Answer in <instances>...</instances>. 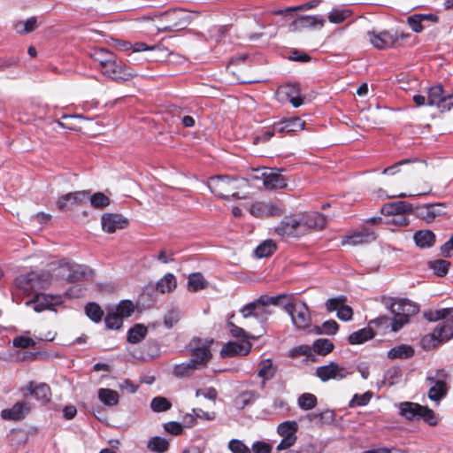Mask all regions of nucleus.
<instances>
[{"mask_svg":"<svg viewBox=\"0 0 453 453\" xmlns=\"http://www.w3.org/2000/svg\"><path fill=\"white\" fill-rule=\"evenodd\" d=\"M141 19L157 21L155 27L158 32H175L188 26L192 17L183 9H172L155 15L142 16Z\"/></svg>","mask_w":453,"mask_h":453,"instance_id":"obj_1","label":"nucleus"},{"mask_svg":"<svg viewBox=\"0 0 453 453\" xmlns=\"http://www.w3.org/2000/svg\"><path fill=\"white\" fill-rule=\"evenodd\" d=\"M52 275L48 272H30L20 274L15 278V292L17 294H32L42 288H48L52 280Z\"/></svg>","mask_w":453,"mask_h":453,"instance_id":"obj_2","label":"nucleus"},{"mask_svg":"<svg viewBox=\"0 0 453 453\" xmlns=\"http://www.w3.org/2000/svg\"><path fill=\"white\" fill-rule=\"evenodd\" d=\"M237 180L227 175H215L208 179L207 186L215 196L227 199L229 196L239 198L236 192L238 186Z\"/></svg>","mask_w":453,"mask_h":453,"instance_id":"obj_3","label":"nucleus"},{"mask_svg":"<svg viewBox=\"0 0 453 453\" xmlns=\"http://www.w3.org/2000/svg\"><path fill=\"white\" fill-rule=\"evenodd\" d=\"M212 342V340L195 337L188 345V350L192 356L190 360L194 361L200 369L205 367L212 357L211 352V344Z\"/></svg>","mask_w":453,"mask_h":453,"instance_id":"obj_4","label":"nucleus"},{"mask_svg":"<svg viewBox=\"0 0 453 453\" xmlns=\"http://www.w3.org/2000/svg\"><path fill=\"white\" fill-rule=\"evenodd\" d=\"M284 310L291 317V320L296 328L304 329L310 325V311L307 304L304 302H288L284 305Z\"/></svg>","mask_w":453,"mask_h":453,"instance_id":"obj_5","label":"nucleus"},{"mask_svg":"<svg viewBox=\"0 0 453 453\" xmlns=\"http://www.w3.org/2000/svg\"><path fill=\"white\" fill-rule=\"evenodd\" d=\"M427 105L436 106L441 111L453 108V95L445 94L441 85L429 88L427 91Z\"/></svg>","mask_w":453,"mask_h":453,"instance_id":"obj_6","label":"nucleus"},{"mask_svg":"<svg viewBox=\"0 0 453 453\" xmlns=\"http://www.w3.org/2000/svg\"><path fill=\"white\" fill-rule=\"evenodd\" d=\"M101 72L104 75L119 83L130 81L136 75L130 67L118 63L116 59H112L106 64L101 69Z\"/></svg>","mask_w":453,"mask_h":453,"instance_id":"obj_7","label":"nucleus"},{"mask_svg":"<svg viewBox=\"0 0 453 453\" xmlns=\"http://www.w3.org/2000/svg\"><path fill=\"white\" fill-rule=\"evenodd\" d=\"M88 190L69 192L58 197L56 206L61 211H71L83 205L88 201Z\"/></svg>","mask_w":453,"mask_h":453,"instance_id":"obj_8","label":"nucleus"},{"mask_svg":"<svg viewBox=\"0 0 453 453\" xmlns=\"http://www.w3.org/2000/svg\"><path fill=\"white\" fill-rule=\"evenodd\" d=\"M298 424L296 421H284L277 427L278 434L282 437L281 441L277 445V450H284L293 446L296 441V432Z\"/></svg>","mask_w":453,"mask_h":453,"instance_id":"obj_9","label":"nucleus"},{"mask_svg":"<svg viewBox=\"0 0 453 453\" xmlns=\"http://www.w3.org/2000/svg\"><path fill=\"white\" fill-rule=\"evenodd\" d=\"M315 374L323 382H326L329 380H341L344 379L349 372L345 367L341 366L335 362H331L328 365L317 367Z\"/></svg>","mask_w":453,"mask_h":453,"instance_id":"obj_10","label":"nucleus"},{"mask_svg":"<svg viewBox=\"0 0 453 453\" xmlns=\"http://www.w3.org/2000/svg\"><path fill=\"white\" fill-rule=\"evenodd\" d=\"M62 303V297L59 296H50L43 293H36L33 299L26 302L27 306H31L35 311L42 312L51 309L54 305Z\"/></svg>","mask_w":453,"mask_h":453,"instance_id":"obj_11","label":"nucleus"},{"mask_svg":"<svg viewBox=\"0 0 453 453\" xmlns=\"http://www.w3.org/2000/svg\"><path fill=\"white\" fill-rule=\"evenodd\" d=\"M275 233L282 237H297L303 234V225L296 218H284L275 227Z\"/></svg>","mask_w":453,"mask_h":453,"instance_id":"obj_12","label":"nucleus"},{"mask_svg":"<svg viewBox=\"0 0 453 453\" xmlns=\"http://www.w3.org/2000/svg\"><path fill=\"white\" fill-rule=\"evenodd\" d=\"M367 35L371 43L379 50L393 47L398 40L397 32L394 34L390 31H382L379 34L368 32Z\"/></svg>","mask_w":453,"mask_h":453,"instance_id":"obj_13","label":"nucleus"},{"mask_svg":"<svg viewBox=\"0 0 453 453\" xmlns=\"http://www.w3.org/2000/svg\"><path fill=\"white\" fill-rule=\"evenodd\" d=\"M251 347L252 345L249 341H243L242 342H228L222 347L220 356L222 357L247 356L250 352Z\"/></svg>","mask_w":453,"mask_h":453,"instance_id":"obj_14","label":"nucleus"},{"mask_svg":"<svg viewBox=\"0 0 453 453\" xmlns=\"http://www.w3.org/2000/svg\"><path fill=\"white\" fill-rule=\"evenodd\" d=\"M31 411V405L28 402L21 401L16 403L12 408L4 409L1 412V417L6 420L23 419Z\"/></svg>","mask_w":453,"mask_h":453,"instance_id":"obj_15","label":"nucleus"},{"mask_svg":"<svg viewBox=\"0 0 453 453\" xmlns=\"http://www.w3.org/2000/svg\"><path fill=\"white\" fill-rule=\"evenodd\" d=\"M376 234L369 229L363 228L360 231L355 232L350 235H346L342 240V245H359L373 242L376 239Z\"/></svg>","mask_w":453,"mask_h":453,"instance_id":"obj_16","label":"nucleus"},{"mask_svg":"<svg viewBox=\"0 0 453 453\" xmlns=\"http://www.w3.org/2000/svg\"><path fill=\"white\" fill-rule=\"evenodd\" d=\"M103 230L111 234L127 226V220L119 214L105 213L101 219Z\"/></svg>","mask_w":453,"mask_h":453,"instance_id":"obj_17","label":"nucleus"},{"mask_svg":"<svg viewBox=\"0 0 453 453\" xmlns=\"http://www.w3.org/2000/svg\"><path fill=\"white\" fill-rule=\"evenodd\" d=\"M325 24V19L320 16H300L295 19L289 25L291 32H296L304 28L314 27L319 25L322 27Z\"/></svg>","mask_w":453,"mask_h":453,"instance_id":"obj_18","label":"nucleus"},{"mask_svg":"<svg viewBox=\"0 0 453 453\" xmlns=\"http://www.w3.org/2000/svg\"><path fill=\"white\" fill-rule=\"evenodd\" d=\"M438 17L434 14H413L407 18V23L415 33L422 32L426 24L436 23Z\"/></svg>","mask_w":453,"mask_h":453,"instance_id":"obj_19","label":"nucleus"},{"mask_svg":"<svg viewBox=\"0 0 453 453\" xmlns=\"http://www.w3.org/2000/svg\"><path fill=\"white\" fill-rule=\"evenodd\" d=\"M303 225V234L309 230H321L326 226L325 217L319 212H311L299 219Z\"/></svg>","mask_w":453,"mask_h":453,"instance_id":"obj_20","label":"nucleus"},{"mask_svg":"<svg viewBox=\"0 0 453 453\" xmlns=\"http://www.w3.org/2000/svg\"><path fill=\"white\" fill-rule=\"evenodd\" d=\"M250 212L258 218L280 215V209L273 203L255 202L250 208Z\"/></svg>","mask_w":453,"mask_h":453,"instance_id":"obj_21","label":"nucleus"},{"mask_svg":"<svg viewBox=\"0 0 453 453\" xmlns=\"http://www.w3.org/2000/svg\"><path fill=\"white\" fill-rule=\"evenodd\" d=\"M439 206H443L442 203H429L423 204L420 206H417L413 208L412 211L416 217L426 221V223H430L434 220L436 216L441 214V212L437 209Z\"/></svg>","mask_w":453,"mask_h":453,"instance_id":"obj_22","label":"nucleus"},{"mask_svg":"<svg viewBox=\"0 0 453 453\" xmlns=\"http://www.w3.org/2000/svg\"><path fill=\"white\" fill-rule=\"evenodd\" d=\"M433 386L428 390V397L431 401L439 403L442 398H444L448 393V387L446 381L442 380H435V378L432 376H428L426 378Z\"/></svg>","mask_w":453,"mask_h":453,"instance_id":"obj_23","label":"nucleus"},{"mask_svg":"<svg viewBox=\"0 0 453 453\" xmlns=\"http://www.w3.org/2000/svg\"><path fill=\"white\" fill-rule=\"evenodd\" d=\"M262 177L264 186L267 189L284 188L288 185L286 179L280 173H264Z\"/></svg>","mask_w":453,"mask_h":453,"instance_id":"obj_24","label":"nucleus"},{"mask_svg":"<svg viewBox=\"0 0 453 453\" xmlns=\"http://www.w3.org/2000/svg\"><path fill=\"white\" fill-rule=\"evenodd\" d=\"M413 207L411 203L404 201H397L385 204L381 208V213L384 215H401L412 211Z\"/></svg>","mask_w":453,"mask_h":453,"instance_id":"obj_25","label":"nucleus"},{"mask_svg":"<svg viewBox=\"0 0 453 453\" xmlns=\"http://www.w3.org/2000/svg\"><path fill=\"white\" fill-rule=\"evenodd\" d=\"M94 275V270L88 265L72 263L69 281L86 280L93 277Z\"/></svg>","mask_w":453,"mask_h":453,"instance_id":"obj_26","label":"nucleus"},{"mask_svg":"<svg viewBox=\"0 0 453 453\" xmlns=\"http://www.w3.org/2000/svg\"><path fill=\"white\" fill-rule=\"evenodd\" d=\"M413 239L418 247L426 249L435 242V234L431 230H418L414 233Z\"/></svg>","mask_w":453,"mask_h":453,"instance_id":"obj_27","label":"nucleus"},{"mask_svg":"<svg viewBox=\"0 0 453 453\" xmlns=\"http://www.w3.org/2000/svg\"><path fill=\"white\" fill-rule=\"evenodd\" d=\"M27 389L29 390L32 395H34L37 400H40L42 403H47L50 399V388L45 383L35 385L33 382H30L27 385Z\"/></svg>","mask_w":453,"mask_h":453,"instance_id":"obj_28","label":"nucleus"},{"mask_svg":"<svg viewBox=\"0 0 453 453\" xmlns=\"http://www.w3.org/2000/svg\"><path fill=\"white\" fill-rule=\"evenodd\" d=\"M375 333L372 327L367 326L349 334L348 342L349 344H361L368 340L372 339Z\"/></svg>","mask_w":453,"mask_h":453,"instance_id":"obj_29","label":"nucleus"},{"mask_svg":"<svg viewBox=\"0 0 453 453\" xmlns=\"http://www.w3.org/2000/svg\"><path fill=\"white\" fill-rule=\"evenodd\" d=\"M418 403L404 402L400 403V414L409 420L418 419V414L421 410Z\"/></svg>","mask_w":453,"mask_h":453,"instance_id":"obj_30","label":"nucleus"},{"mask_svg":"<svg viewBox=\"0 0 453 453\" xmlns=\"http://www.w3.org/2000/svg\"><path fill=\"white\" fill-rule=\"evenodd\" d=\"M282 89L286 96L288 98L289 102L295 108H297L303 104V97L300 95V89L298 85L288 84L284 86Z\"/></svg>","mask_w":453,"mask_h":453,"instance_id":"obj_31","label":"nucleus"},{"mask_svg":"<svg viewBox=\"0 0 453 453\" xmlns=\"http://www.w3.org/2000/svg\"><path fill=\"white\" fill-rule=\"evenodd\" d=\"M199 369L194 361L189 359L187 362L174 365L173 374L177 378H184L190 376L196 370Z\"/></svg>","mask_w":453,"mask_h":453,"instance_id":"obj_32","label":"nucleus"},{"mask_svg":"<svg viewBox=\"0 0 453 453\" xmlns=\"http://www.w3.org/2000/svg\"><path fill=\"white\" fill-rule=\"evenodd\" d=\"M414 355V349L411 346L401 344L392 348L388 352V357L390 359H403L411 357Z\"/></svg>","mask_w":453,"mask_h":453,"instance_id":"obj_33","label":"nucleus"},{"mask_svg":"<svg viewBox=\"0 0 453 453\" xmlns=\"http://www.w3.org/2000/svg\"><path fill=\"white\" fill-rule=\"evenodd\" d=\"M177 287V280L173 273H166L157 282V290L160 293L165 294L172 292Z\"/></svg>","mask_w":453,"mask_h":453,"instance_id":"obj_34","label":"nucleus"},{"mask_svg":"<svg viewBox=\"0 0 453 453\" xmlns=\"http://www.w3.org/2000/svg\"><path fill=\"white\" fill-rule=\"evenodd\" d=\"M98 398L106 406H115L119 403V395L117 391L110 388H100Z\"/></svg>","mask_w":453,"mask_h":453,"instance_id":"obj_35","label":"nucleus"},{"mask_svg":"<svg viewBox=\"0 0 453 453\" xmlns=\"http://www.w3.org/2000/svg\"><path fill=\"white\" fill-rule=\"evenodd\" d=\"M148 328L142 324H135L132 328L128 330L127 341L130 343H139L147 335Z\"/></svg>","mask_w":453,"mask_h":453,"instance_id":"obj_36","label":"nucleus"},{"mask_svg":"<svg viewBox=\"0 0 453 453\" xmlns=\"http://www.w3.org/2000/svg\"><path fill=\"white\" fill-rule=\"evenodd\" d=\"M277 368L273 365L271 359H264L259 363V369L257 375L264 379V380H269L274 377Z\"/></svg>","mask_w":453,"mask_h":453,"instance_id":"obj_37","label":"nucleus"},{"mask_svg":"<svg viewBox=\"0 0 453 453\" xmlns=\"http://www.w3.org/2000/svg\"><path fill=\"white\" fill-rule=\"evenodd\" d=\"M258 398L259 395L256 391H244L235 398L234 403L238 409H243L247 405L254 403Z\"/></svg>","mask_w":453,"mask_h":453,"instance_id":"obj_38","label":"nucleus"},{"mask_svg":"<svg viewBox=\"0 0 453 453\" xmlns=\"http://www.w3.org/2000/svg\"><path fill=\"white\" fill-rule=\"evenodd\" d=\"M71 262H68L65 259H62L58 262L57 266H51L50 270L53 271L54 275L57 278L69 281L71 274Z\"/></svg>","mask_w":453,"mask_h":453,"instance_id":"obj_39","label":"nucleus"},{"mask_svg":"<svg viewBox=\"0 0 453 453\" xmlns=\"http://www.w3.org/2000/svg\"><path fill=\"white\" fill-rule=\"evenodd\" d=\"M434 336H437L441 342L453 337V321H445L443 325L436 327L434 330Z\"/></svg>","mask_w":453,"mask_h":453,"instance_id":"obj_40","label":"nucleus"},{"mask_svg":"<svg viewBox=\"0 0 453 453\" xmlns=\"http://www.w3.org/2000/svg\"><path fill=\"white\" fill-rule=\"evenodd\" d=\"M276 250V243L273 240H265L260 243L254 250L257 258L267 257Z\"/></svg>","mask_w":453,"mask_h":453,"instance_id":"obj_41","label":"nucleus"},{"mask_svg":"<svg viewBox=\"0 0 453 453\" xmlns=\"http://www.w3.org/2000/svg\"><path fill=\"white\" fill-rule=\"evenodd\" d=\"M312 352L321 356L329 354L334 349V343L328 339H317L312 344Z\"/></svg>","mask_w":453,"mask_h":453,"instance_id":"obj_42","label":"nucleus"},{"mask_svg":"<svg viewBox=\"0 0 453 453\" xmlns=\"http://www.w3.org/2000/svg\"><path fill=\"white\" fill-rule=\"evenodd\" d=\"M450 262L444 259H436L428 262V267L433 270L438 277L445 276L449 269Z\"/></svg>","mask_w":453,"mask_h":453,"instance_id":"obj_43","label":"nucleus"},{"mask_svg":"<svg viewBox=\"0 0 453 453\" xmlns=\"http://www.w3.org/2000/svg\"><path fill=\"white\" fill-rule=\"evenodd\" d=\"M169 443L168 441L159 436L152 437L149 440L147 443V448L153 452L157 453H164L168 449Z\"/></svg>","mask_w":453,"mask_h":453,"instance_id":"obj_44","label":"nucleus"},{"mask_svg":"<svg viewBox=\"0 0 453 453\" xmlns=\"http://www.w3.org/2000/svg\"><path fill=\"white\" fill-rule=\"evenodd\" d=\"M88 201L95 209H104L110 205L111 200L102 192H96L93 195L89 193Z\"/></svg>","mask_w":453,"mask_h":453,"instance_id":"obj_45","label":"nucleus"},{"mask_svg":"<svg viewBox=\"0 0 453 453\" xmlns=\"http://www.w3.org/2000/svg\"><path fill=\"white\" fill-rule=\"evenodd\" d=\"M317 403L316 395L311 393H303L297 399L298 406L303 411L312 410L316 407Z\"/></svg>","mask_w":453,"mask_h":453,"instance_id":"obj_46","label":"nucleus"},{"mask_svg":"<svg viewBox=\"0 0 453 453\" xmlns=\"http://www.w3.org/2000/svg\"><path fill=\"white\" fill-rule=\"evenodd\" d=\"M188 284L189 290L198 291L206 288L207 281L200 273H196L189 275Z\"/></svg>","mask_w":453,"mask_h":453,"instance_id":"obj_47","label":"nucleus"},{"mask_svg":"<svg viewBox=\"0 0 453 453\" xmlns=\"http://www.w3.org/2000/svg\"><path fill=\"white\" fill-rule=\"evenodd\" d=\"M300 356H305L307 357V360H310L311 362L316 361V357L314 353L312 352V349L309 345H299L291 349V357L295 358Z\"/></svg>","mask_w":453,"mask_h":453,"instance_id":"obj_48","label":"nucleus"},{"mask_svg":"<svg viewBox=\"0 0 453 453\" xmlns=\"http://www.w3.org/2000/svg\"><path fill=\"white\" fill-rule=\"evenodd\" d=\"M86 315L94 322H99L102 319L104 311L96 303H89L85 306Z\"/></svg>","mask_w":453,"mask_h":453,"instance_id":"obj_49","label":"nucleus"},{"mask_svg":"<svg viewBox=\"0 0 453 453\" xmlns=\"http://www.w3.org/2000/svg\"><path fill=\"white\" fill-rule=\"evenodd\" d=\"M350 15L351 11L349 9H333L328 14V20L331 23L339 24L343 22Z\"/></svg>","mask_w":453,"mask_h":453,"instance_id":"obj_50","label":"nucleus"},{"mask_svg":"<svg viewBox=\"0 0 453 453\" xmlns=\"http://www.w3.org/2000/svg\"><path fill=\"white\" fill-rule=\"evenodd\" d=\"M172 407L169 400L163 396H156L151 400L150 408L155 412H163L168 411Z\"/></svg>","mask_w":453,"mask_h":453,"instance_id":"obj_51","label":"nucleus"},{"mask_svg":"<svg viewBox=\"0 0 453 453\" xmlns=\"http://www.w3.org/2000/svg\"><path fill=\"white\" fill-rule=\"evenodd\" d=\"M93 58L99 63L101 69L112 59H115L113 53L105 49H99L96 50Z\"/></svg>","mask_w":453,"mask_h":453,"instance_id":"obj_52","label":"nucleus"},{"mask_svg":"<svg viewBox=\"0 0 453 453\" xmlns=\"http://www.w3.org/2000/svg\"><path fill=\"white\" fill-rule=\"evenodd\" d=\"M105 326L109 329H119L123 324V319L116 311H110L104 319Z\"/></svg>","mask_w":453,"mask_h":453,"instance_id":"obj_53","label":"nucleus"},{"mask_svg":"<svg viewBox=\"0 0 453 453\" xmlns=\"http://www.w3.org/2000/svg\"><path fill=\"white\" fill-rule=\"evenodd\" d=\"M287 134L303 129L305 122L298 117L284 119Z\"/></svg>","mask_w":453,"mask_h":453,"instance_id":"obj_54","label":"nucleus"},{"mask_svg":"<svg viewBox=\"0 0 453 453\" xmlns=\"http://www.w3.org/2000/svg\"><path fill=\"white\" fill-rule=\"evenodd\" d=\"M121 318H127L134 311V305L129 300H124L119 303L115 311Z\"/></svg>","mask_w":453,"mask_h":453,"instance_id":"obj_55","label":"nucleus"},{"mask_svg":"<svg viewBox=\"0 0 453 453\" xmlns=\"http://www.w3.org/2000/svg\"><path fill=\"white\" fill-rule=\"evenodd\" d=\"M37 19L35 17L27 19L25 22H19L16 25L18 33L27 34L34 31L36 27Z\"/></svg>","mask_w":453,"mask_h":453,"instance_id":"obj_56","label":"nucleus"},{"mask_svg":"<svg viewBox=\"0 0 453 453\" xmlns=\"http://www.w3.org/2000/svg\"><path fill=\"white\" fill-rule=\"evenodd\" d=\"M346 300H347V298L344 296H337L334 298H330L325 303L326 309L328 312H332L334 311H338V310L341 308V306H342L344 304Z\"/></svg>","mask_w":453,"mask_h":453,"instance_id":"obj_57","label":"nucleus"},{"mask_svg":"<svg viewBox=\"0 0 453 453\" xmlns=\"http://www.w3.org/2000/svg\"><path fill=\"white\" fill-rule=\"evenodd\" d=\"M322 328H323V331L319 327H318L317 333L318 334L324 333L327 335H334L337 333V331L339 329V325L335 320L329 319V320L325 321L322 324Z\"/></svg>","mask_w":453,"mask_h":453,"instance_id":"obj_58","label":"nucleus"},{"mask_svg":"<svg viewBox=\"0 0 453 453\" xmlns=\"http://www.w3.org/2000/svg\"><path fill=\"white\" fill-rule=\"evenodd\" d=\"M227 326L229 327L231 335L234 338H242L244 339V341H248L249 338H256L254 336H249L243 328L234 325L232 321L227 322Z\"/></svg>","mask_w":453,"mask_h":453,"instance_id":"obj_59","label":"nucleus"},{"mask_svg":"<svg viewBox=\"0 0 453 453\" xmlns=\"http://www.w3.org/2000/svg\"><path fill=\"white\" fill-rule=\"evenodd\" d=\"M12 344L16 348L27 349L34 348L35 342L30 337L20 335L13 339Z\"/></svg>","mask_w":453,"mask_h":453,"instance_id":"obj_60","label":"nucleus"},{"mask_svg":"<svg viewBox=\"0 0 453 453\" xmlns=\"http://www.w3.org/2000/svg\"><path fill=\"white\" fill-rule=\"evenodd\" d=\"M419 418H423L424 421L428 423L430 426H435L437 424L434 411L426 406H421V410L418 414V419Z\"/></svg>","mask_w":453,"mask_h":453,"instance_id":"obj_61","label":"nucleus"},{"mask_svg":"<svg viewBox=\"0 0 453 453\" xmlns=\"http://www.w3.org/2000/svg\"><path fill=\"white\" fill-rule=\"evenodd\" d=\"M409 322V318L404 313H396L390 322L391 329L394 332L400 330L405 324Z\"/></svg>","mask_w":453,"mask_h":453,"instance_id":"obj_62","label":"nucleus"},{"mask_svg":"<svg viewBox=\"0 0 453 453\" xmlns=\"http://www.w3.org/2000/svg\"><path fill=\"white\" fill-rule=\"evenodd\" d=\"M228 449L233 453H251V450L240 440L233 439L228 443Z\"/></svg>","mask_w":453,"mask_h":453,"instance_id":"obj_63","label":"nucleus"},{"mask_svg":"<svg viewBox=\"0 0 453 453\" xmlns=\"http://www.w3.org/2000/svg\"><path fill=\"white\" fill-rule=\"evenodd\" d=\"M180 319V313L177 310L169 311L164 318V325L172 328Z\"/></svg>","mask_w":453,"mask_h":453,"instance_id":"obj_64","label":"nucleus"}]
</instances>
